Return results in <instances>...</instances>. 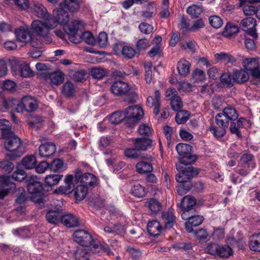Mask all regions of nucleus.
I'll list each match as a JSON object with an SVG mask.
<instances>
[{
  "label": "nucleus",
  "instance_id": "f257e3e1",
  "mask_svg": "<svg viewBox=\"0 0 260 260\" xmlns=\"http://www.w3.org/2000/svg\"><path fill=\"white\" fill-rule=\"evenodd\" d=\"M239 114L236 110L232 106L224 108L221 112L218 113L215 117V125H212L209 131L216 138L223 137L226 133L230 121H235Z\"/></svg>",
  "mask_w": 260,
  "mask_h": 260
},
{
  "label": "nucleus",
  "instance_id": "f03ea898",
  "mask_svg": "<svg viewBox=\"0 0 260 260\" xmlns=\"http://www.w3.org/2000/svg\"><path fill=\"white\" fill-rule=\"evenodd\" d=\"M2 105L4 110L11 109L12 111L20 113L24 111L31 112L35 111L38 108V103L36 100L30 96L23 97L21 101L15 99L4 100Z\"/></svg>",
  "mask_w": 260,
  "mask_h": 260
},
{
  "label": "nucleus",
  "instance_id": "7ed1b4c3",
  "mask_svg": "<svg viewBox=\"0 0 260 260\" xmlns=\"http://www.w3.org/2000/svg\"><path fill=\"white\" fill-rule=\"evenodd\" d=\"M5 140L4 145L5 148L10 151L9 155L11 159H15L20 157L24 152V147L22 144V141L14 133H5V137H3Z\"/></svg>",
  "mask_w": 260,
  "mask_h": 260
},
{
  "label": "nucleus",
  "instance_id": "20e7f679",
  "mask_svg": "<svg viewBox=\"0 0 260 260\" xmlns=\"http://www.w3.org/2000/svg\"><path fill=\"white\" fill-rule=\"evenodd\" d=\"M110 90L115 95H124V101L129 103H135L138 99L137 93L132 90L128 83L122 81H117L113 83L111 86Z\"/></svg>",
  "mask_w": 260,
  "mask_h": 260
},
{
  "label": "nucleus",
  "instance_id": "39448f33",
  "mask_svg": "<svg viewBox=\"0 0 260 260\" xmlns=\"http://www.w3.org/2000/svg\"><path fill=\"white\" fill-rule=\"evenodd\" d=\"M42 21L34 20L31 23V29L38 36L45 37L51 29H54L57 25V22L53 18L43 19Z\"/></svg>",
  "mask_w": 260,
  "mask_h": 260
},
{
  "label": "nucleus",
  "instance_id": "423d86ee",
  "mask_svg": "<svg viewBox=\"0 0 260 260\" xmlns=\"http://www.w3.org/2000/svg\"><path fill=\"white\" fill-rule=\"evenodd\" d=\"M183 164L177 163L176 167L179 172L176 176V180L179 183H190L188 181L194 176L198 174V169L192 166H187Z\"/></svg>",
  "mask_w": 260,
  "mask_h": 260
},
{
  "label": "nucleus",
  "instance_id": "0eeeda50",
  "mask_svg": "<svg viewBox=\"0 0 260 260\" xmlns=\"http://www.w3.org/2000/svg\"><path fill=\"white\" fill-rule=\"evenodd\" d=\"M183 164L177 163L176 167L179 172L176 176V180L179 183H190L188 181L194 176L198 174V169L192 166H187Z\"/></svg>",
  "mask_w": 260,
  "mask_h": 260
},
{
  "label": "nucleus",
  "instance_id": "6e6552de",
  "mask_svg": "<svg viewBox=\"0 0 260 260\" xmlns=\"http://www.w3.org/2000/svg\"><path fill=\"white\" fill-rule=\"evenodd\" d=\"M143 114V111L139 106H129L123 113L125 124L128 127H132L141 119Z\"/></svg>",
  "mask_w": 260,
  "mask_h": 260
},
{
  "label": "nucleus",
  "instance_id": "1a4fd4ad",
  "mask_svg": "<svg viewBox=\"0 0 260 260\" xmlns=\"http://www.w3.org/2000/svg\"><path fill=\"white\" fill-rule=\"evenodd\" d=\"M176 150L179 155L178 163L188 165L194 162L197 159V157L190 153L191 147L190 145L179 143L177 145Z\"/></svg>",
  "mask_w": 260,
  "mask_h": 260
},
{
  "label": "nucleus",
  "instance_id": "9d476101",
  "mask_svg": "<svg viewBox=\"0 0 260 260\" xmlns=\"http://www.w3.org/2000/svg\"><path fill=\"white\" fill-rule=\"evenodd\" d=\"M74 241L82 246L88 247L98 246V243L93 239L92 235L88 232L83 230L78 229L73 234Z\"/></svg>",
  "mask_w": 260,
  "mask_h": 260
},
{
  "label": "nucleus",
  "instance_id": "9b49d317",
  "mask_svg": "<svg viewBox=\"0 0 260 260\" xmlns=\"http://www.w3.org/2000/svg\"><path fill=\"white\" fill-rule=\"evenodd\" d=\"M53 204L55 205L54 209L49 210L46 213V218L47 221L54 225H58L61 222L62 217V203L56 200L54 201Z\"/></svg>",
  "mask_w": 260,
  "mask_h": 260
},
{
  "label": "nucleus",
  "instance_id": "f8f14e48",
  "mask_svg": "<svg viewBox=\"0 0 260 260\" xmlns=\"http://www.w3.org/2000/svg\"><path fill=\"white\" fill-rule=\"evenodd\" d=\"M15 35L17 40L20 42L29 43L31 46L35 48H37L39 46V44L34 41L29 28L27 27L21 26L16 29Z\"/></svg>",
  "mask_w": 260,
  "mask_h": 260
},
{
  "label": "nucleus",
  "instance_id": "ddd939ff",
  "mask_svg": "<svg viewBox=\"0 0 260 260\" xmlns=\"http://www.w3.org/2000/svg\"><path fill=\"white\" fill-rule=\"evenodd\" d=\"M84 22L81 20H74L67 26L69 39L72 43H78L80 38L78 37V31L83 28Z\"/></svg>",
  "mask_w": 260,
  "mask_h": 260
},
{
  "label": "nucleus",
  "instance_id": "4468645a",
  "mask_svg": "<svg viewBox=\"0 0 260 260\" xmlns=\"http://www.w3.org/2000/svg\"><path fill=\"white\" fill-rule=\"evenodd\" d=\"M256 25V21L255 19L251 17L243 19L240 22L241 29L254 39H257L258 38L255 29Z\"/></svg>",
  "mask_w": 260,
  "mask_h": 260
},
{
  "label": "nucleus",
  "instance_id": "2eb2a0df",
  "mask_svg": "<svg viewBox=\"0 0 260 260\" xmlns=\"http://www.w3.org/2000/svg\"><path fill=\"white\" fill-rule=\"evenodd\" d=\"M243 66L248 71H249L252 75L256 78L260 79V68L258 60L254 58H247L243 60Z\"/></svg>",
  "mask_w": 260,
  "mask_h": 260
},
{
  "label": "nucleus",
  "instance_id": "dca6fc26",
  "mask_svg": "<svg viewBox=\"0 0 260 260\" xmlns=\"http://www.w3.org/2000/svg\"><path fill=\"white\" fill-rule=\"evenodd\" d=\"M75 178L78 182H80L82 185H86L87 187L88 186H93L97 181V178L95 176L89 173H85L82 174L80 170L76 171Z\"/></svg>",
  "mask_w": 260,
  "mask_h": 260
},
{
  "label": "nucleus",
  "instance_id": "f3484780",
  "mask_svg": "<svg viewBox=\"0 0 260 260\" xmlns=\"http://www.w3.org/2000/svg\"><path fill=\"white\" fill-rule=\"evenodd\" d=\"M0 184L3 187H8L0 190V200L3 199L11 190H14L16 188V185L11 181V178L10 176H1Z\"/></svg>",
  "mask_w": 260,
  "mask_h": 260
},
{
  "label": "nucleus",
  "instance_id": "a211bd4d",
  "mask_svg": "<svg viewBox=\"0 0 260 260\" xmlns=\"http://www.w3.org/2000/svg\"><path fill=\"white\" fill-rule=\"evenodd\" d=\"M153 160L151 156H143L142 160L138 162L136 165V171L139 174H144L153 171L152 165L150 161Z\"/></svg>",
  "mask_w": 260,
  "mask_h": 260
},
{
  "label": "nucleus",
  "instance_id": "6ab92c4d",
  "mask_svg": "<svg viewBox=\"0 0 260 260\" xmlns=\"http://www.w3.org/2000/svg\"><path fill=\"white\" fill-rule=\"evenodd\" d=\"M147 105L150 107H154L153 112L157 115L159 114L160 107V93L158 90L154 91V96H149L147 99Z\"/></svg>",
  "mask_w": 260,
  "mask_h": 260
},
{
  "label": "nucleus",
  "instance_id": "aec40b11",
  "mask_svg": "<svg viewBox=\"0 0 260 260\" xmlns=\"http://www.w3.org/2000/svg\"><path fill=\"white\" fill-rule=\"evenodd\" d=\"M32 13L38 18L49 19L52 18L47 12L46 8L41 4L34 3L31 7Z\"/></svg>",
  "mask_w": 260,
  "mask_h": 260
},
{
  "label": "nucleus",
  "instance_id": "412c9836",
  "mask_svg": "<svg viewBox=\"0 0 260 260\" xmlns=\"http://www.w3.org/2000/svg\"><path fill=\"white\" fill-rule=\"evenodd\" d=\"M60 223L68 228H74L81 225L78 218L72 213L62 214Z\"/></svg>",
  "mask_w": 260,
  "mask_h": 260
},
{
  "label": "nucleus",
  "instance_id": "4be33fe9",
  "mask_svg": "<svg viewBox=\"0 0 260 260\" xmlns=\"http://www.w3.org/2000/svg\"><path fill=\"white\" fill-rule=\"evenodd\" d=\"M39 151L41 157H48L55 153L56 147L53 143H47L40 145Z\"/></svg>",
  "mask_w": 260,
  "mask_h": 260
},
{
  "label": "nucleus",
  "instance_id": "5701e85b",
  "mask_svg": "<svg viewBox=\"0 0 260 260\" xmlns=\"http://www.w3.org/2000/svg\"><path fill=\"white\" fill-rule=\"evenodd\" d=\"M27 189L30 193L37 194L42 190L43 185L36 178L31 177L27 182Z\"/></svg>",
  "mask_w": 260,
  "mask_h": 260
},
{
  "label": "nucleus",
  "instance_id": "b1692460",
  "mask_svg": "<svg viewBox=\"0 0 260 260\" xmlns=\"http://www.w3.org/2000/svg\"><path fill=\"white\" fill-rule=\"evenodd\" d=\"M161 218L165 223L164 228H172L176 226L175 216L172 210L164 211L161 214Z\"/></svg>",
  "mask_w": 260,
  "mask_h": 260
},
{
  "label": "nucleus",
  "instance_id": "393cba45",
  "mask_svg": "<svg viewBox=\"0 0 260 260\" xmlns=\"http://www.w3.org/2000/svg\"><path fill=\"white\" fill-rule=\"evenodd\" d=\"M73 178L74 177L72 175L67 176L64 179V184L58 188V191L61 193L66 194L71 193L73 190L74 187L73 182Z\"/></svg>",
  "mask_w": 260,
  "mask_h": 260
},
{
  "label": "nucleus",
  "instance_id": "a878e982",
  "mask_svg": "<svg viewBox=\"0 0 260 260\" xmlns=\"http://www.w3.org/2000/svg\"><path fill=\"white\" fill-rule=\"evenodd\" d=\"M191 64L184 59H180L177 63V69L179 75L185 77L188 75L190 71Z\"/></svg>",
  "mask_w": 260,
  "mask_h": 260
},
{
  "label": "nucleus",
  "instance_id": "bb28decb",
  "mask_svg": "<svg viewBox=\"0 0 260 260\" xmlns=\"http://www.w3.org/2000/svg\"><path fill=\"white\" fill-rule=\"evenodd\" d=\"M44 75L46 81L49 80L50 83L54 85L60 84L62 82L64 79L63 75L61 72L52 73L46 72Z\"/></svg>",
  "mask_w": 260,
  "mask_h": 260
},
{
  "label": "nucleus",
  "instance_id": "cd10ccee",
  "mask_svg": "<svg viewBox=\"0 0 260 260\" xmlns=\"http://www.w3.org/2000/svg\"><path fill=\"white\" fill-rule=\"evenodd\" d=\"M247 121L245 118L242 117L239 118L236 122H235V121H231L230 126L231 133L236 135L238 137H241V134L239 129L243 127L244 123Z\"/></svg>",
  "mask_w": 260,
  "mask_h": 260
},
{
  "label": "nucleus",
  "instance_id": "c85d7f7f",
  "mask_svg": "<svg viewBox=\"0 0 260 260\" xmlns=\"http://www.w3.org/2000/svg\"><path fill=\"white\" fill-rule=\"evenodd\" d=\"M249 248L255 252H260V233L251 235L248 242Z\"/></svg>",
  "mask_w": 260,
  "mask_h": 260
},
{
  "label": "nucleus",
  "instance_id": "c756f323",
  "mask_svg": "<svg viewBox=\"0 0 260 260\" xmlns=\"http://www.w3.org/2000/svg\"><path fill=\"white\" fill-rule=\"evenodd\" d=\"M232 79L238 83H243L248 81L249 75L243 70H236L233 72Z\"/></svg>",
  "mask_w": 260,
  "mask_h": 260
},
{
  "label": "nucleus",
  "instance_id": "7c9ffc66",
  "mask_svg": "<svg viewBox=\"0 0 260 260\" xmlns=\"http://www.w3.org/2000/svg\"><path fill=\"white\" fill-rule=\"evenodd\" d=\"M60 6H63L71 12H75L80 9V3L79 0H64L63 3H60Z\"/></svg>",
  "mask_w": 260,
  "mask_h": 260
},
{
  "label": "nucleus",
  "instance_id": "2f4dec72",
  "mask_svg": "<svg viewBox=\"0 0 260 260\" xmlns=\"http://www.w3.org/2000/svg\"><path fill=\"white\" fill-rule=\"evenodd\" d=\"M151 144V141L149 139L143 137L136 139L134 142V146L137 150H146L150 146Z\"/></svg>",
  "mask_w": 260,
  "mask_h": 260
},
{
  "label": "nucleus",
  "instance_id": "473e14b6",
  "mask_svg": "<svg viewBox=\"0 0 260 260\" xmlns=\"http://www.w3.org/2000/svg\"><path fill=\"white\" fill-rule=\"evenodd\" d=\"M196 203V200L193 197L187 196L182 199L181 208L192 210Z\"/></svg>",
  "mask_w": 260,
  "mask_h": 260
},
{
  "label": "nucleus",
  "instance_id": "72a5a7b5",
  "mask_svg": "<svg viewBox=\"0 0 260 260\" xmlns=\"http://www.w3.org/2000/svg\"><path fill=\"white\" fill-rule=\"evenodd\" d=\"M64 8L63 6L60 7L57 10L56 18L53 17L57 22V24L60 23L63 25L68 21V13L63 10Z\"/></svg>",
  "mask_w": 260,
  "mask_h": 260
},
{
  "label": "nucleus",
  "instance_id": "f704fd0d",
  "mask_svg": "<svg viewBox=\"0 0 260 260\" xmlns=\"http://www.w3.org/2000/svg\"><path fill=\"white\" fill-rule=\"evenodd\" d=\"M36 157L31 155L26 156L21 160V165L27 170L35 168L36 166Z\"/></svg>",
  "mask_w": 260,
  "mask_h": 260
},
{
  "label": "nucleus",
  "instance_id": "c9c22d12",
  "mask_svg": "<svg viewBox=\"0 0 260 260\" xmlns=\"http://www.w3.org/2000/svg\"><path fill=\"white\" fill-rule=\"evenodd\" d=\"M253 156L248 153L244 154L240 159V164L242 167H248L253 169L255 168V166L253 162Z\"/></svg>",
  "mask_w": 260,
  "mask_h": 260
},
{
  "label": "nucleus",
  "instance_id": "e433bc0d",
  "mask_svg": "<svg viewBox=\"0 0 260 260\" xmlns=\"http://www.w3.org/2000/svg\"><path fill=\"white\" fill-rule=\"evenodd\" d=\"M204 218L201 215L192 216L185 222V228H192L200 225L204 221Z\"/></svg>",
  "mask_w": 260,
  "mask_h": 260
},
{
  "label": "nucleus",
  "instance_id": "4c0bfd02",
  "mask_svg": "<svg viewBox=\"0 0 260 260\" xmlns=\"http://www.w3.org/2000/svg\"><path fill=\"white\" fill-rule=\"evenodd\" d=\"M88 189L86 185L82 184L78 185L74 189V196L76 200L81 201L85 198Z\"/></svg>",
  "mask_w": 260,
  "mask_h": 260
},
{
  "label": "nucleus",
  "instance_id": "58836bf2",
  "mask_svg": "<svg viewBox=\"0 0 260 260\" xmlns=\"http://www.w3.org/2000/svg\"><path fill=\"white\" fill-rule=\"evenodd\" d=\"M147 205L148 209L152 214L157 213L161 208V204L157 200L154 199H151L147 202Z\"/></svg>",
  "mask_w": 260,
  "mask_h": 260
},
{
  "label": "nucleus",
  "instance_id": "ea45409f",
  "mask_svg": "<svg viewBox=\"0 0 260 260\" xmlns=\"http://www.w3.org/2000/svg\"><path fill=\"white\" fill-rule=\"evenodd\" d=\"M61 92L66 96H73L75 92V89L74 84L70 82H66L62 86Z\"/></svg>",
  "mask_w": 260,
  "mask_h": 260
},
{
  "label": "nucleus",
  "instance_id": "a19ab883",
  "mask_svg": "<svg viewBox=\"0 0 260 260\" xmlns=\"http://www.w3.org/2000/svg\"><path fill=\"white\" fill-rule=\"evenodd\" d=\"M78 37L80 38L79 41L78 43H74L75 44H79L82 41L89 45H93L95 43V39L89 31H84L81 35L79 34Z\"/></svg>",
  "mask_w": 260,
  "mask_h": 260
},
{
  "label": "nucleus",
  "instance_id": "79ce46f5",
  "mask_svg": "<svg viewBox=\"0 0 260 260\" xmlns=\"http://www.w3.org/2000/svg\"><path fill=\"white\" fill-rule=\"evenodd\" d=\"M18 74L24 78H27L32 76L33 73L30 70L29 66L26 63H22L19 65Z\"/></svg>",
  "mask_w": 260,
  "mask_h": 260
},
{
  "label": "nucleus",
  "instance_id": "37998d69",
  "mask_svg": "<svg viewBox=\"0 0 260 260\" xmlns=\"http://www.w3.org/2000/svg\"><path fill=\"white\" fill-rule=\"evenodd\" d=\"M131 193L137 198H143L146 194L145 188L139 183L135 184L131 189Z\"/></svg>",
  "mask_w": 260,
  "mask_h": 260
},
{
  "label": "nucleus",
  "instance_id": "c03bdc74",
  "mask_svg": "<svg viewBox=\"0 0 260 260\" xmlns=\"http://www.w3.org/2000/svg\"><path fill=\"white\" fill-rule=\"evenodd\" d=\"M233 253L232 248L228 245L219 246L217 256L222 258H228Z\"/></svg>",
  "mask_w": 260,
  "mask_h": 260
},
{
  "label": "nucleus",
  "instance_id": "a18cd8bd",
  "mask_svg": "<svg viewBox=\"0 0 260 260\" xmlns=\"http://www.w3.org/2000/svg\"><path fill=\"white\" fill-rule=\"evenodd\" d=\"M62 177V175L57 174L47 175L45 179V183L49 186L55 185L59 183Z\"/></svg>",
  "mask_w": 260,
  "mask_h": 260
},
{
  "label": "nucleus",
  "instance_id": "49530a36",
  "mask_svg": "<svg viewBox=\"0 0 260 260\" xmlns=\"http://www.w3.org/2000/svg\"><path fill=\"white\" fill-rule=\"evenodd\" d=\"M124 112L116 111L112 113L109 117V121L114 124H117L121 122L123 120L125 121V117L123 115Z\"/></svg>",
  "mask_w": 260,
  "mask_h": 260
},
{
  "label": "nucleus",
  "instance_id": "de8ad7c7",
  "mask_svg": "<svg viewBox=\"0 0 260 260\" xmlns=\"http://www.w3.org/2000/svg\"><path fill=\"white\" fill-rule=\"evenodd\" d=\"M105 69L101 68H93L91 70V76L94 79H101L107 75Z\"/></svg>",
  "mask_w": 260,
  "mask_h": 260
},
{
  "label": "nucleus",
  "instance_id": "09e8293b",
  "mask_svg": "<svg viewBox=\"0 0 260 260\" xmlns=\"http://www.w3.org/2000/svg\"><path fill=\"white\" fill-rule=\"evenodd\" d=\"M176 114L175 118L178 124L185 123L189 118V114L187 111L179 110Z\"/></svg>",
  "mask_w": 260,
  "mask_h": 260
},
{
  "label": "nucleus",
  "instance_id": "8fccbe9b",
  "mask_svg": "<svg viewBox=\"0 0 260 260\" xmlns=\"http://www.w3.org/2000/svg\"><path fill=\"white\" fill-rule=\"evenodd\" d=\"M205 78V73L200 69H196L192 73L191 80L194 83H198L203 81Z\"/></svg>",
  "mask_w": 260,
  "mask_h": 260
},
{
  "label": "nucleus",
  "instance_id": "3c124183",
  "mask_svg": "<svg viewBox=\"0 0 260 260\" xmlns=\"http://www.w3.org/2000/svg\"><path fill=\"white\" fill-rule=\"evenodd\" d=\"M11 125L10 122L5 119H0V129L2 137H5V133H11Z\"/></svg>",
  "mask_w": 260,
  "mask_h": 260
},
{
  "label": "nucleus",
  "instance_id": "603ef678",
  "mask_svg": "<svg viewBox=\"0 0 260 260\" xmlns=\"http://www.w3.org/2000/svg\"><path fill=\"white\" fill-rule=\"evenodd\" d=\"M188 233H192L194 236L199 239H205L208 236V234L205 229H198L194 230V229H186Z\"/></svg>",
  "mask_w": 260,
  "mask_h": 260
},
{
  "label": "nucleus",
  "instance_id": "864d4df0",
  "mask_svg": "<svg viewBox=\"0 0 260 260\" xmlns=\"http://www.w3.org/2000/svg\"><path fill=\"white\" fill-rule=\"evenodd\" d=\"M239 30V27L236 25L228 23L225 27L223 33L225 36L230 37L238 33Z\"/></svg>",
  "mask_w": 260,
  "mask_h": 260
},
{
  "label": "nucleus",
  "instance_id": "5fc2aeb1",
  "mask_svg": "<svg viewBox=\"0 0 260 260\" xmlns=\"http://www.w3.org/2000/svg\"><path fill=\"white\" fill-rule=\"evenodd\" d=\"M186 12L192 18L198 17L202 12V8L199 6L193 5L187 8Z\"/></svg>",
  "mask_w": 260,
  "mask_h": 260
},
{
  "label": "nucleus",
  "instance_id": "6e6d98bb",
  "mask_svg": "<svg viewBox=\"0 0 260 260\" xmlns=\"http://www.w3.org/2000/svg\"><path fill=\"white\" fill-rule=\"evenodd\" d=\"M63 165V162L61 159H55L49 165V169L54 172L60 171L62 170Z\"/></svg>",
  "mask_w": 260,
  "mask_h": 260
},
{
  "label": "nucleus",
  "instance_id": "4d7b16f0",
  "mask_svg": "<svg viewBox=\"0 0 260 260\" xmlns=\"http://www.w3.org/2000/svg\"><path fill=\"white\" fill-rule=\"evenodd\" d=\"M26 175L25 172L22 169H17L13 173L12 176L10 177L11 181L12 179L17 181H22L26 178Z\"/></svg>",
  "mask_w": 260,
  "mask_h": 260
},
{
  "label": "nucleus",
  "instance_id": "13d9d810",
  "mask_svg": "<svg viewBox=\"0 0 260 260\" xmlns=\"http://www.w3.org/2000/svg\"><path fill=\"white\" fill-rule=\"evenodd\" d=\"M210 25L215 28H220L223 24V22L220 17L218 16H212L209 18Z\"/></svg>",
  "mask_w": 260,
  "mask_h": 260
},
{
  "label": "nucleus",
  "instance_id": "bf43d9fd",
  "mask_svg": "<svg viewBox=\"0 0 260 260\" xmlns=\"http://www.w3.org/2000/svg\"><path fill=\"white\" fill-rule=\"evenodd\" d=\"M171 101V105L173 110L177 111L182 108L183 103L179 95L172 99Z\"/></svg>",
  "mask_w": 260,
  "mask_h": 260
},
{
  "label": "nucleus",
  "instance_id": "052dcab7",
  "mask_svg": "<svg viewBox=\"0 0 260 260\" xmlns=\"http://www.w3.org/2000/svg\"><path fill=\"white\" fill-rule=\"evenodd\" d=\"M215 58L217 60L225 62H233L234 60V58L230 55L223 52L215 54Z\"/></svg>",
  "mask_w": 260,
  "mask_h": 260
},
{
  "label": "nucleus",
  "instance_id": "680f3d73",
  "mask_svg": "<svg viewBox=\"0 0 260 260\" xmlns=\"http://www.w3.org/2000/svg\"><path fill=\"white\" fill-rule=\"evenodd\" d=\"M135 53L136 51L134 49L128 46H124L122 54L125 58H132L134 57Z\"/></svg>",
  "mask_w": 260,
  "mask_h": 260
},
{
  "label": "nucleus",
  "instance_id": "e2e57ef3",
  "mask_svg": "<svg viewBox=\"0 0 260 260\" xmlns=\"http://www.w3.org/2000/svg\"><path fill=\"white\" fill-rule=\"evenodd\" d=\"M139 28L141 32L148 35L151 33L154 29L152 25L145 22L141 23L139 25Z\"/></svg>",
  "mask_w": 260,
  "mask_h": 260
},
{
  "label": "nucleus",
  "instance_id": "0e129e2a",
  "mask_svg": "<svg viewBox=\"0 0 260 260\" xmlns=\"http://www.w3.org/2000/svg\"><path fill=\"white\" fill-rule=\"evenodd\" d=\"M138 132L141 135L149 137L151 134L152 130L147 124H142L139 126Z\"/></svg>",
  "mask_w": 260,
  "mask_h": 260
},
{
  "label": "nucleus",
  "instance_id": "69168bd1",
  "mask_svg": "<svg viewBox=\"0 0 260 260\" xmlns=\"http://www.w3.org/2000/svg\"><path fill=\"white\" fill-rule=\"evenodd\" d=\"M190 183H179L177 187V191L180 196H183L190 189Z\"/></svg>",
  "mask_w": 260,
  "mask_h": 260
},
{
  "label": "nucleus",
  "instance_id": "338daca9",
  "mask_svg": "<svg viewBox=\"0 0 260 260\" xmlns=\"http://www.w3.org/2000/svg\"><path fill=\"white\" fill-rule=\"evenodd\" d=\"M26 200L25 192L23 188H19L18 189V194L16 199L17 203L19 204H23Z\"/></svg>",
  "mask_w": 260,
  "mask_h": 260
},
{
  "label": "nucleus",
  "instance_id": "774afa93",
  "mask_svg": "<svg viewBox=\"0 0 260 260\" xmlns=\"http://www.w3.org/2000/svg\"><path fill=\"white\" fill-rule=\"evenodd\" d=\"M220 81L224 85L228 87L233 86V82L229 73H223L220 76Z\"/></svg>",
  "mask_w": 260,
  "mask_h": 260
}]
</instances>
